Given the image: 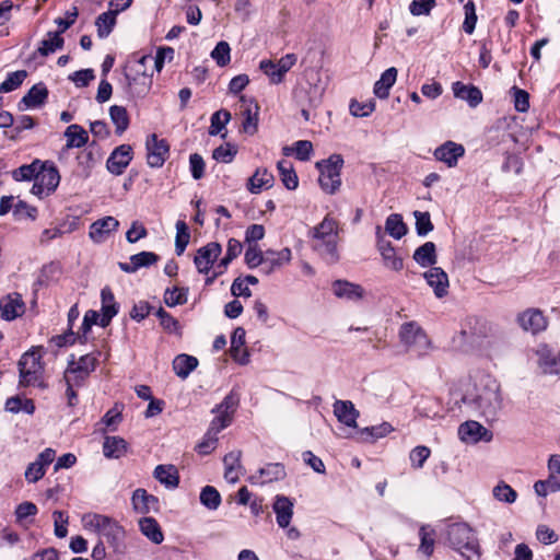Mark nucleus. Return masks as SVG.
Masks as SVG:
<instances>
[{
    "label": "nucleus",
    "instance_id": "0e129e2a",
    "mask_svg": "<svg viewBox=\"0 0 560 560\" xmlns=\"http://www.w3.org/2000/svg\"><path fill=\"white\" fill-rule=\"evenodd\" d=\"M156 317L160 319L161 326L168 332L179 334L180 326L178 320L167 313L163 307H160L156 313Z\"/></svg>",
    "mask_w": 560,
    "mask_h": 560
},
{
    "label": "nucleus",
    "instance_id": "4c0bfd02",
    "mask_svg": "<svg viewBox=\"0 0 560 560\" xmlns=\"http://www.w3.org/2000/svg\"><path fill=\"white\" fill-rule=\"evenodd\" d=\"M198 366L197 358L189 354H178L173 361L175 374L185 380Z\"/></svg>",
    "mask_w": 560,
    "mask_h": 560
},
{
    "label": "nucleus",
    "instance_id": "dca6fc26",
    "mask_svg": "<svg viewBox=\"0 0 560 560\" xmlns=\"http://www.w3.org/2000/svg\"><path fill=\"white\" fill-rule=\"evenodd\" d=\"M48 89L44 82L34 84L18 103L19 110L43 106L48 98Z\"/></svg>",
    "mask_w": 560,
    "mask_h": 560
},
{
    "label": "nucleus",
    "instance_id": "6e6552de",
    "mask_svg": "<svg viewBox=\"0 0 560 560\" xmlns=\"http://www.w3.org/2000/svg\"><path fill=\"white\" fill-rule=\"evenodd\" d=\"M476 404L481 415L488 421L495 420L502 409V397L499 386L493 383L492 387H488L480 393L476 398Z\"/></svg>",
    "mask_w": 560,
    "mask_h": 560
},
{
    "label": "nucleus",
    "instance_id": "e2e57ef3",
    "mask_svg": "<svg viewBox=\"0 0 560 560\" xmlns=\"http://www.w3.org/2000/svg\"><path fill=\"white\" fill-rule=\"evenodd\" d=\"M230 52H231L230 45L226 42L222 40L215 45V47L211 51V57L213 60H215V62L219 67H224L231 60Z\"/></svg>",
    "mask_w": 560,
    "mask_h": 560
},
{
    "label": "nucleus",
    "instance_id": "69168bd1",
    "mask_svg": "<svg viewBox=\"0 0 560 560\" xmlns=\"http://www.w3.org/2000/svg\"><path fill=\"white\" fill-rule=\"evenodd\" d=\"M259 69L269 78L272 84H279L284 80L279 69H277L275 61L270 59L261 60L259 62Z\"/></svg>",
    "mask_w": 560,
    "mask_h": 560
},
{
    "label": "nucleus",
    "instance_id": "052dcab7",
    "mask_svg": "<svg viewBox=\"0 0 560 560\" xmlns=\"http://www.w3.org/2000/svg\"><path fill=\"white\" fill-rule=\"evenodd\" d=\"M413 217L416 219V232L419 236H425L433 231L434 226L429 212L415 211Z\"/></svg>",
    "mask_w": 560,
    "mask_h": 560
},
{
    "label": "nucleus",
    "instance_id": "9b49d317",
    "mask_svg": "<svg viewBox=\"0 0 560 560\" xmlns=\"http://www.w3.org/2000/svg\"><path fill=\"white\" fill-rule=\"evenodd\" d=\"M133 158V150L130 144H120L116 147L106 161L107 171L115 175H121Z\"/></svg>",
    "mask_w": 560,
    "mask_h": 560
},
{
    "label": "nucleus",
    "instance_id": "20e7f679",
    "mask_svg": "<svg viewBox=\"0 0 560 560\" xmlns=\"http://www.w3.org/2000/svg\"><path fill=\"white\" fill-rule=\"evenodd\" d=\"M40 359L42 355L35 350L27 351L21 357L19 361L20 386L46 387L43 381L44 366Z\"/></svg>",
    "mask_w": 560,
    "mask_h": 560
},
{
    "label": "nucleus",
    "instance_id": "473e14b6",
    "mask_svg": "<svg viewBox=\"0 0 560 560\" xmlns=\"http://www.w3.org/2000/svg\"><path fill=\"white\" fill-rule=\"evenodd\" d=\"M139 528L143 536L155 545L164 540V535L160 524L153 517L145 516L139 520Z\"/></svg>",
    "mask_w": 560,
    "mask_h": 560
},
{
    "label": "nucleus",
    "instance_id": "2eb2a0df",
    "mask_svg": "<svg viewBox=\"0 0 560 560\" xmlns=\"http://www.w3.org/2000/svg\"><path fill=\"white\" fill-rule=\"evenodd\" d=\"M25 312V304L22 295L11 293L0 300V313L4 320H13L22 316Z\"/></svg>",
    "mask_w": 560,
    "mask_h": 560
},
{
    "label": "nucleus",
    "instance_id": "bf43d9fd",
    "mask_svg": "<svg viewBox=\"0 0 560 560\" xmlns=\"http://www.w3.org/2000/svg\"><path fill=\"white\" fill-rule=\"evenodd\" d=\"M237 154V148L231 143H225L215 148L212 152V159L220 163H231Z\"/></svg>",
    "mask_w": 560,
    "mask_h": 560
},
{
    "label": "nucleus",
    "instance_id": "f257e3e1",
    "mask_svg": "<svg viewBox=\"0 0 560 560\" xmlns=\"http://www.w3.org/2000/svg\"><path fill=\"white\" fill-rule=\"evenodd\" d=\"M338 241V223L328 215L312 230V247L329 265L340 259Z\"/></svg>",
    "mask_w": 560,
    "mask_h": 560
},
{
    "label": "nucleus",
    "instance_id": "0eeeda50",
    "mask_svg": "<svg viewBox=\"0 0 560 560\" xmlns=\"http://www.w3.org/2000/svg\"><path fill=\"white\" fill-rule=\"evenodd\" d=\"M303 80L302 91L306 94L308 105L312 107L318 106L326 90L320 70L313 67L306 68L303 72Z\"/></svg>",
    "mask_w": 560,
    "mask_h": 560
},
{
    "label": "nucleus",
    "instance_id": "774afa93",
    "mask_svg": "<svg viewBox=\"0 0 560 560\" xmlns=\"http://www.w3.org/2000/svg\"><path fill=\"white\" fill-rule=\"evenodd\" d=\"M38 512V509L36 506V504H34L33 502H30V501H25V502H22L20 503L16 508H15V518H16V522L22 524L27 517H33L37 514Z\"/></svg>",
    "mask_w": 560,
    "mask_h": 560
},
{
    "label": "nucleus",
    "instance_id": "1a4fd4ad",
    "mask_svg": "<svg viewBox=\"0 0 560 560\" xmlns=\"http://www.w3.org/2000/svg\"><path fill=\"white\" fill-rule=\"evenodd\" d=\"M536 363L542 374L560 376V352L546 343L535 349Z\"/></svg>",
    "mask_w": 560,
    "mask_h": 560
},
{
    "label": "nucleus",
    "instance_id": "f704fd0d",
    "mask_svg": "<svg viewBox=\"0 0 560 560\" xmlns=\"http://www.w3.org/2000/svg\"><path fill=\"white\" fill-rule=\"evenodd\" d=\"M127 442L120 436H106L103 443V453L107 458H120L127 452Z\"/></svg>",
    "mask_w": 560,
    "mask_h": 560
},
{
    "label": "nucleus",
    "instance_id": "f3484780",
    "mask_svg": "<svg viewBox=\"0 0 560 560\" xmlns=\"http://www.w3.org/2000/svg\"><path fill=\"white\" fill-rule=\"evenodd\" d=\"M458 435L464 442L477 443L479 441H490L492 434L477 421H466L458 428Z\"/></svg>",
    "mask_w": 560,
    "mask_h": 560
},
{
    "label": "nucleus",
    "instance_id": "c9c22d12",
    "mask_svg": "<svg viewBox=\"0 0 560 560\" xmlns=\"http://www.w3.org/2000/svg\"><path fill=\"white\" fill-rule=\"evenodd\" d=\"M36 178L46 187V195L55 191L60 182V175L55 166L45 167L40 164Z\"/></svg>",
    "mask_w": 560,
    "mask_h": 560
},
{
    "label": "nucleus",
    "instance_id": "680f3d73",
    "mask_svg": "<svg viewBox=\"0 0 560 560\" xmlns=\"http://www.w3.org/2000/svg\"><path fill=\"white\" fill-rule=\"evenodd\" d=\"M264 258L265 253L259 249L257 244L248 245L247 249L245 250L244 261L249 269L262 266Z\"/></svg>",
    "mask_w": 560,
    "mask_h": 560
},
{
    "label": "nucleus",
    "instance_id": "4d7b16f0",
    "mask_svg": "<svg viewBox=\"0 0 560 560\" xmlns=\"http://www.w3.org/2000/svg\"><path fill=\"white\" fill-rule=\"evenodd\" d=\"M88 377L89 375L77 372V369L73 368V359L68 362V368L63 374L66 386L81 387Z\"/></svg>",
    "mask_w": 560,
    "mask_h": 560
},
{
    "label": "nucleus",
    "instance_id": "c756f323",
    "mask_svg": "<svg viewBox=\"0 0 560 560\" xmlns=\"http://www.w3.org/2000/svg\"><path fill=\"white\" fill-rule=\"evenodd\" d=\"M412 258L420 267H434L438 261L435 244L425 242L415 250Z\"/></svg>",
    "mask_w": 560,
    "mask_h": 560
},
{
    "label": "nucleus",
    "instance_id": "4468645a",
    "mask_svg": "<svg viewBox=\"0 0 560 560\" xmlns=\"http://www.w3.org/2000/svg\"><path fill=\"white\" fill-rule=\"evenodd\" d=\"M285 477L284 466L280 463H270L252 475L248 480L252 485H266L273 481L282 480Z\"/></svg>",
    "mask_w": 560,
    "mask_h": 560
},
{
    "label": "nucleus",
    "instance_id": "a211bd4d",
    "mask_svg": "<svg viewBox=\"0 0 560 560\" xmlns=\"http://www.w3.org/2000/svg\"><path fill=\"white\" fill-rule=\"evenodd\" d=\"M292 258V253L289 247H284L281 250L267 249L265 252V258L261 266V271L265 275H270L275 270L289 264Z\"/></svg>",
    "mask_w": 560,
    "mask_h": 560
},
{
    "label": "nucleus",
    "instance_id": "72a5a7b5",
    "mask_svg": "<svg viewBox=\"0 0 560 560\" xmlns=\"http://www.w3.org/2000/svg\"><path fill=\"white\" fill-rule=\"evenodd\" d=\"M153 476L168 489H175L179 483V476L174 465H158Z\"/></svg>",
    "mask_w": 560,
    "mask_h": 560
},
{
    "label": "nucleus",
    "instance_id": "f8f14e48",
    "mask_svg": "<svg viewBox=\"0 0 560 560\" xmlns=\"http://www.w3.org/2000/svg\"><path fill=\"white\" fill-rule=\"evenodd\" d=\"M222 253V246L218 242H210L200 247L194 258V264L199 273H209L213 264Z\"/></svg>",
    "mask_w": 560,
    "mask_h": 560
},
{
    "label": "nucleus",
    "instance_id": "c03bdc74",
    "mask_svg": "<svg viewBox=\"0 0 560 560\" xmlns=\"http://www.w3.org/2000/svg\"><path fill=\"white\" fill-rule=\"evenodd\" d=\"M47 36L48 38L43 39L37 48V52L43 57H47L56 50L61 49L65 44V40L59 33L48 32Z\"/></svg>",
    "mask_w": 560,
    "mask_h": 560
},
{
    "label": "nucleus",
    "instance_id": "f03ea898",
    "mask_svg": "<svg viewBox=\"0 0 560 560\" xmlns=\"http://www.w3.org/2000/svg\"><path fill=\"white\" fill-rule=\"evenodd\" d=\"M446 538L450 547L466 560L480 559L481 549L477 534L467 523L450 524L446 527Z\"/></svg>",
    "mask_w": 560,
    "mask_h": 560
},
{
    "label": "nucleus",
    "instance_id": "13d9d810",
    "mask_svg": "<svg viewBox=\"0 0 560 560\" xmlns=\"http://www.w3.org/2000/svg\"><path fill=\"white\" fill-rule=\"evenodd\" d=\"M534 490L539 497H547L549 493L560 491V481L557 478L548 476L545 480H538L534 483Z\"/></svg>",
    "mask_w": 560,
    "mask_h": 560
},
{
    "label": "nucleus",
    "instance_id": "9d476101",
    "mask_svg": "<svg viewBox=\"0 0 560 560\" xmlns=\"http://www.w3.org/2000/svg\"><path fill=\"white\" fill-rule=\"evenodd\" d=\"M147 163L150 167H162L168 156L170 145L165 139H159L155 133L148 137L145 141Z\"/></svg>",
    "mask_w": 560,
    "mask_h": 560
},
{
    "label": "nucleus",
    "instance_id": "a18cd8bd",
    "mask_svg": "<svg viewBox=\"0 0 560 560\" xmlns=\"http://www.w3.org/2000/svg\"><path fill=\"white\" fill-rule=\"evenodd\" d=\"M393 431V427L388 422H383L377 425L366 427L360 430L362 440L365 442H375L378 439L386 436Z\"/></svg>",
    "mask_w": 560,
    "mask_h": 560
},
{
    "label": "nucleus",
    "instance_id": "e433bc0d",
    "mask_svg": "<svg viewBox=\"0 0 560 560\" xmlns=\"http://www.w3.org/2000/svg\"><path fill=\"white\" fill-rule=\"evenodd\" d=\"M273 175L266 168H258L248 180V190L258 194L262 188L268 189L273 185Z\"/></svg>",
    "mask_w": 560,
    "mask_h": 560
},
{
    "label": "nucleus",
    "instance_id": "7ed1b4c3",
    "mask_svg": "<svg viewBox=\"0 0 560 560\" xmlns=\"http://www.w3.org/2000/svg\"><path fill=\"white\" fill-rule=\"evenodd\" d=\"M153 57L143 55L129 61L125 68V78L133 96H145L152 85L153 72H148L147 65L152 61Z\"/></svg>",
    "mask_w": 560,
    "mask_h": 560
},
{
    "label": "nucleus",
    "instance_id": "79ce46f5",
    "mask_svg": "<svg viewBox=\"0 0 560 560\" xmlns=\"http://www.w3.org/2000/svg\"><path fill=\"white\" fill-rule=\"evenodd\" d=\"M231 120V113L226 109H220L217 110L211 115L210 118V127H209V135L210 136H218L221 135V138L226 137V132L221 133L222 130L225 129V126Z\"/></svg>",
    "mask_w": 560,
    "mask_h": 560
},
{
    "label": "nucleus",
    "instance_id": "8fccbe9b",
    "mask_svg": "<svg viewBox=\"0 0 560 560\" xmlns=\"http://www.w3.org/2000/svg\"><path fill=\"white\" fill-rule=\"evenodd\" d=\"M258 110L259 106L257 103L254 104V110L252 107H247L244 112V120L242 122V131L246 135L253 136L258 130Z\"/></svg>",
    "mask_w": 560,
    "mask_h": 560
},
{
    "label": "nucleus",
    "instance_id": "ea45409f",
    "mask_svg": "<svg viewBox=\"0 0 560 560\" xmlns=\"http://www.w3.org/2000/svg\"><path fill=\"white\" fill-rule=\"evenodd\" d=\"M109 117L115 125V132L121 136L129 127V115L124 106L113 105L109 107Z\"/></svg>",
    "mask_w": 560,
    "mask_h": 560
},
{
    "label": "nucleus",
    "instance_id": "338daca9",
    "mask_svg": "<svg viewBox=\"0 0 560 560\" xmlns=\"http://www.w3.org/2000/svg\"><path fill=\"white\" fill-rule=\"evenodd\" d=\"M431 451L424 445L416 446L409 454V459L413 468H422L425 460L429 458Z\"/></svg>",
    "mask_w": 560,
    "mask_h": 560
},
{
    "label": "nucleus",
    "instance_id": "393cba45",
    "mask_svg": "<svg viewBox=\"0 0 560 560\" xmlns=\"http://www.w3.org/2000/svg\"><path fill=\"white\" fill-rule=\"evenodd\" d=\"M334 415L339 422L349 428H357L359 411L350 400H336L332 405Z\"/></svg>",
    "mask_w": 560,
    "mask_h": 560
},
{
    "label": "nucleus",
    "instance_id": "412c9836",
    "mask_svg": "<svg viewBox=\"0 0 560 560\" xmlns=\"http://www.w3.org/2000/svg\"><path fill=\"white\" fill-rule=\"evenodd\" d=\"M101 320L98 325L103 328L107 327L113 317H115L119 311V304L115 301L114 293L109 287H105L101 291Z\"/></svg>",
    "mask_w": 560,
    "mask_h": 560
},
{
    "label": "nucleus",
    "instance_id": "ddd939ff",
    "mask_svg": "<svg viewBox=\"0 0 560 560\" xmlns=\"http://www.w3.org/2000/svg\"><path fill=\"white\" fill-rule=\"evenodd\" d=\"M464 154L465 148L462 144L451 140L438 147L433 152L435 160L443 162L448 167H455L458 163V160L463 158Z\"/></svg>",
    "mask_w": 560,
    "mask_h": 560
},
{
    "label": "nucleus",
    "instance_id": "5701e85b",
    "mask_svg": "<svg viewBox=\"0 0 560 560\" xmlns=\"http://www.w3.org/2000/svg\"><path fill=\"white\" fill-rule=\"evenodd\" d=\"M423 277L436 298L441 299L447 294L448 276L441 267H431Z\"/></svg>",
    "mask_w": 560,
    "mask_h": 560
},
{
    "label": "nucleus",
    "instance_id": "6ab92c4d",
    "mask_svg": "<svg viewBox=\"0 0 560 560\" xmlns=\"http://www.w3.org/2000/svg\"><path fill=\"white\" fill-rule=\"evenodd\" d=\"M131 503L135 512L139 514L158 512L160 509L159 499L142 488H138L133 491Z\"/></svg>",
    "mask_w": 560,
    "mask_h": 560
},
{
    "label": "nucleus",
    "instance_id": "09e8293b",
    "mask_svg": "<svg viewBox=\"0 0 560 560\" xmlns=\"http://www.w3.org/2000/svg\"><path fill=\"white\" fill-rule=\"evenodd\" d=\"M98 533L108 539L117 540L124 535L122 527L107 515H103Z\"/></svg>",
    "mask_w": 560,
    "mask_h": 560
},
{
    "label": "nucleus",
    "instance_id": "aec40b11",
    "mask_svg": "<svg viewBox=\"0 0 560 560\" xmlns=\"http://www.w3.org/2000/svg\"><path fill=\"white\" fill-rule=\"evenodd\" d=\"M119 226V221L114 217H105L94 221L89 231V236L95 243L104 242L112 232L116 231Z\"/></svg>",
    "mask_w": 560,
    "mask_h": 560
},
{
    "label": "nucleus",
    "instance_id": "2f4dec72",
    "mask_svg": "<svg viewBox=\"0 0 560 560\" xmlns=\"http://www.w3.org/2000/svg\"><path fill=\"white\" fill-rule=\"evenodd\" d=\"M397 79V69L395 67H390L386 69L381 78L375 82L373 92L376 97L381 100H385L389 95L390 88L395 84Z\"/></svg>",
    "mask_w": 560,
    "mask_h": 560
},
{
    "label": "nucleus",
    "instance_id": "a19ab883",
    "mask_svg": "<svg viewBox=\"0 0 560 560\" xmlns=\"http://www.w3.org/2000/svg\"><path fill=\"white\" fill-rule=\"evenodd\" d=\"M420 545L418 551L430 558L434 551L435 530L429 525H422L419 529Z\"/></svg>",
    "mask_w": 560,
    "mask_h": 560
},
{
    "label": "nucleus",
    "instance_id": "37998d69",
    "mask_svg": "<svg viewBox=\"0 0 560 560\" xmlns=\"http://www.w3.org/2000/svg\"><path fill=\"white\" fill-rule=\"evenodd\" d=\"M385 231L392 237L400 240L407 234L408 228L405 224L402 217L400 214L392 213L387 217L385 221Z\"/></svg>",
    "mask_w": 560,
    "mask_h": 560
},
{
    "label": "nucleus",
    "instance_id": "de8ad7c7",
    "mask_svg": "<svg viewBox=\"0 0 560 560\" xmlns=\"http://www.w3.org/2000/svg\"><path fill=\"white\" fill-rule=\"evenodd\" d=\"M199 500L210 511L218 510L222 501L220 492L212 486H206L201 489Z\"/></svg>",
    "mask_w": 560,
    "mask_h": 560
},
{
    "label": "nucleus",
    "instance_id": "58836bf2",
    "mask_svg": "<svg viewBox=\"0 0 560 560\" xmlns=\"http://www.w3.org/2000/svg\"><path fill=\"white\" fill-rule=\"evenodd\" d=\"M277 168L283 186L289 190H295L299 186V178L292 163L281 160L277 163Z\"/></svg>",
    "mask_w": 560,
    "mask_h": 560
},
{
    "label": "nucleus",
    "instance_id": "49530a36",
    "mask_svg": "<svg viewBox=\"0 0 560 560\" xmlns=\"http://www.w3.org/2000/svg\"><path fill=\"white\" fill-rule=\"evenodd\" d=\"M116 14L108 10L100 14L95 20V26L97 28V36L100 38H106L112 33L116 24Z\"/></svg>",
    "mask_w": 560,
    "mask_h": 560
},
{
    "label": "nucleus",
    "instance_id": "864d4df0",
    "mask_svg": "<svg viewBox=\"0 0 560 560\" xmlns=\"http://www.w3.org/2000/svg\"><path fill=\"white\" fill-rule=\"evenodd\" d=\"M27 77L26 70H18L8 73L5 80L0 84V93H9L16 90Z\"/></svg>",
    "mask_w": 560,
    "mask_h": 560
},
{
    "label": "nucleus",
    "instance_id": "a878e982",
    "mask_svg": "<svg viewBox=\"0 0 560 560\" xmlns=\"http://www.w3.org/2000/svg\"><path fill=\"white\" fill-rule=\"evenodd\" d=\"M520 326L532 334H537L547 327L542 313L538 310H527L517 317Z\"/></svg>",
    "mask_w": 560,
    "mask_h": 560
},
{
    "label": "nucleus",
    "instance_id": "b1692460",
    "mask_svg": "<svg viewBox=\"0 0 560 560\" xmlns=\"http://www.w3.org/2000/svg\"><path fill=\"white\" fill-rule=\"evenodd\" d=\"M452 91L456 98L467 102L470 107H477L482 102V93L472 84L456 81L452 84Z\"/></svg>",
    "mask_w": 560,
    "mask_h": 560
},
{
    "label": "nucleus",
    "instance_id": "6e6d98bb",
    "mask_svg": "<svg viewBox=\"0 0 560 560\" xmlns=\"http://www.w3.org/2000/svg\"><path fill=\"white\" fill-rule=\"evenodd\" d=\"M71 359H73V368L77 369V372L86 375L95 371L97 365V358L93 353L81 355L77 362L74 361V355H71Z\"/></svg>",
    "mask_w": 560,
    "mask_h": 560
},
{
    "label": "nucleus",
    "instance_id": "cd10ccee",
    "mask_svg": "<svg viewBox=\"0 0 560 560\" xmlns=\"http://www.w3.org/2000/svg\"><path fill=\"white\" fill-rule=\"evenodd\" d=\"M399 337L401 342L408 347L417 343H430L425 332L413 322L402 324Z\"/></svg>",
    "mask_w": 560,
    "mask_h": 560
},
{
    "label": "nucleus",
    "instance_id": "5fc2aeb1",
    "mask_svg": "<svg viewBox=\"0 0 560 560\" xmlns=\"http://www.w3.org/2000/svg\"><path fill=\"white\" fill-rule=\"evenodd\" d=\"M188 288L174 287L166 289L164 294V302L167 306L174 307L187 303Z\"/></svg>",
    "mask_w": 560,
    "mask_h": 560
},
{
    "label": "nucleus",
    "instance_id": "c85d7f7f",
    "mask_svg": "<svg viewBox=\"0 0 560 560\" xmlns=\"http://www.w3.org/2000/svg\"><path fill=\"white\" fill-rule=\"evenodd\" d=\"M334 294L339 299L358 301L363 298L364 290L360 284L346 280H336L332 283Z\"/></svg>",
    "mask_w": 560,
    "mask_h": 560
},
{
    "label": "nucleus",
    "instance_id": "603ef678",
    "mask_svg": "<svg viewBox=\"0 0 560 560\" xmlns=\"http://www.w3.org/2000/svg\"><path fill=\"white\" fill-rule=\"evenodd\" d=\"M40 164L39 160H35L31 164H24L12 172V177L16 182L32 180L36 178Z\"/></svg>",
    "mask_w": 560,
    "mask_h": 560
},
{
    "label": "nucleus",
    "instance_id": "bb28decb",
    "mask_svg": "<svg viewBox=\"0 0 560 560\" xmlns=\"http://www.w3.org/2000/svg\"><path fill=\"white\" fill-rule=\"evenodd\" d=\"M272 508L278 526L287 528L293 516V502L288 497L278 494L275 498Z\"/></svg>",
    "mask_w": 560,
    "mask_h": 560
},
{
    "label": "nucleus",
    "instance_id": "3c124183",
    "mask_svg": "<svg viewBox=\"0 0 560 560\" xmlns=\"http://www.w3.org/2000/svg\"><path fill=\"white\" fill-rule=\"evenodd\" d=\"M492 494L499 502L508 504L514 503L517 499V492L504 481L498 482V485L492 489Z\"/></svg>",
    "mask_w": 560,
    "mask_h": 560
},
{
    "label": "nucleus",
    "instance_id": "4be33fe9",
    "mask_svg": "<svg viewBox=\"0 0 560 560\" xmlns=\"http://www.w3.org/2000/svg\"><path fill=\"white\" fill-rule=\"evenodd\" d=\"M160 259L159 255L153 252H140L130 256L129 262H118V267L126 273H135L140 268H148Z\"/></svg>",
    "mask_w": 560,
    "mask_h": 560
},
{
    "label": "nucleus",
    "instance_id": "39448f33",
    "mask_svg": "<svg viewBox=\"0 0 560 560\" xmlns=\"http://www.w3.org/2000/svg\"><path fill=\"white\" fill-rule=\"evenodd\" d=\"M343 158L340 154H331L328 159L318 161L316 168L319 171V185L327 194H335L341 186V168Z\"/></svg>",
    "mask_w": 560,
    "mask_h": 560
},
{
    "label": "nucleus",
    "instance_id": "7c9ffc66",
    "mask_svg": "<svg viewBox=\"0 0 560 560\" xmlns=\"http://www.w3.org/2000/svg\"><path fill=\"white\" fill-rule=\"evenodd\" d=\"M65 137L67 139L66 145L63 150H69L73 148H82L89 141L88 131L80 125L73 124L67 127L65 131Z\"/></svg>",
    "mask_w": 560,
    "mask_h": 560
},
{
    "label": "nucleus",
    "instance_id": "423d86ee",
    "mask_svg": "<svg viewBox=\"0 0 560 560\" xmlns=\"http://www.w3.org/2000/svg\"><path fill=\"white\" fill-rule=\"evenodd\" d=\"M238 405L240 394L232 389L223 400L212 409V412L218 413V416L211 421V430H214V434L231 424L233 415L235 413Z\"/></svg>",
    "mask_w": 560,
    "mask_h": 560
}]
</instances>
